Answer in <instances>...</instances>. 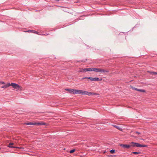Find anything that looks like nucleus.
Segmentation results:
<instances>
[{
	"label": "nucleus",
	"instance_id": "nucleus-5",
	"mask_svg": "<svg viewBox=\"0 0 157 157\" xmlns=\"http://www.w3.org/2000/svg\"><path fill=\"white\" fill-rule=\"evenodd\" d=\"M120 146L122 147L126 148H129L131 146H132V144H120Z\"/></svg>",
	"mask_w": 157,
	"mask_h": 157
},
{
	"label": "nucleus",
	"instance_id": "nucleus-17",
	"mask_svg": "<svg viewBox=\"0 0 157 157\" xmlns=\"http://www.w3.org/2000/svg\"><path fill=\"white\" fill-rule=\"evenodd\" d=\"M147 147V145H146L140 144V147Z\"/></svg>",
	"mask_w": 157,
	"mask_h": 157
},
{
	"label": "nucleus",
	"instance_id": "nucleus-18",
	"mask_svg": "<svg viewBox=\"0 0 157 157\" xmlns=\"http://www.w3.org/2000/svg\"><path fill=\"white\" fill-rule=\"evenodd\" d=\"M110 152L112 154L114 153L115 152V151L114 150L112 149L110 151Z\"/></svg>",
	"mask_w": 157,
	"mask_h": 157
},
{
	"label": "nucleus",
	"instance_id": "nucleus-27",
	"mask_svg": "<svg viewBox=\"0 0 157 157\" xmlns=\"http://www.w3.org/2000/svg\"><path fill=\"white\" fill-rule=\"evenodd\" d=\"M31 30H28V31H27L26 32H31Z\"/></svg>",
	"mask_w": 157,
	"mask_h": 157
},
{
	"label": "nucleus",
	"instance_id": "nucleus-9",
	"mask_svg": "<svg viewBox=\"0 0 157 157\" xmlns=\"http://www.w3.org/2000/svg\"><path fill=\"white\" fill-rule=\"evenodd\" d=\"M133 89L134 90H137V91H140V92H145V90H144L138 89L136 88H133Z\"/></svg>",
	"mask_w": 157,
	"mask_h": 157
},
{
	"label": "nucleus",
	"instance_id": "nucleus-14",
	"mask_svg": "<svg viewBox=\"0 0 157 157\" xmlns=\"http://www.w3.org/2000/svg\"><path fill=\"white\" fill-rule=\"evenodd\" d=\"M88 71H93V68H87Z\"/></svg>",
	"mask_w": 157,
	"mask_h": 157
},
{
	"label": "nucleus",
	"instance_id": "nucleus-28",
	"mask_svg": "<svg viewBox=\"0 0 157 157\" xmlns=\"http://www.w3.org/2000/svg\"><path fill=\"white\" fill-rule=\"evenodd\" d=\"M135 138H137V137H136V136H135Z\"/></svg>",
	"mask_w": 157,
	"mask_h": 157
},
{
	"label": "nucleus",
	"instance_id": "nucleus-15",
	"mask_svg": "<svg viewBox=\"0 0 157 157\" xmlns=\"http://www.w3.org/2000/svg\"><path fill=\"white\" fill-rule=\"evenodd\" d=\"M150 74L151 75H157V72H151Z\"/></svg>",
	"mask_w": 157,
	"mask_h": 157
},
{
	"label": "nucleus",
	"instance_id": "nucleus-16",
	"mask_svg": "<svg viewBox=\"0 0 157 157\" xmlns=\"http://www.w3.org/2000/svg\"><path fill=\"white\" fill-rule=\"evenodd\" d=\"M7 146L8 147H9L10 148H17V147H15L12 146H11V145H9H9Z\"/></svg>",
	"mask_w": 157,
	"mask_h": 157
},
{
	"label": "nucleus",
	"instance_id": "nucleus-19",
	"mask_svg": "<svg viewBox=\"0 0 157 157\" xmlns=\"http://www.w3.org/2000/svg\"><path fill=\"white\" fill-rule=\"evenodd\" d=\"M75 151V149L71 150L70 151V153H72L73 152H74Z\"/></svg>",
	"mask_w": 157,
	"mask_h": 157
},
{
	"label": "nucleus",
	"instance_id": "nucleus-24",
	"mask_svg": "<svg viewBox=\"0 0 157 157\" xmlns=\"http://www.w3.org/2000/svg\"><path fill=\"white\" fill-rule=\"evenodd\" d=\"M0 83L3 84H5V82H0Z\"/></svg>",
	"mask_w": 157,
	"mask_h": 157
},
{
	"label": "nucleus",
	"instance_id": "nucleus-20",
	"mask_svg": "<svg viewBox=\"0 0 157 157\" xmlns=\"http://www.w3.org/2000/svg\"><path fill=\"white\" fill-rule=\"evenodd\" d=\"M83 70H84V72H85L87 71H88L87 68H86L83 69Z\"/></svg>",
	"mask_w": 157,
	"mask_h": 157
},
{
	"label": "nucleus",
	"instance_id": "nucleus-7",
	"mask_svg": "<svg viewBox=\"0 0 157 157\" xmlns=\"http://www.w3.org/2000/svg\"><path fill=\"white\" fill-rule=\"evenodd\" d=\"M130 144H132V146L140 147V144L138 143L132 142Z\"/></svg>",
	"mask_w": 157,
	"mask_h": 157
},
{
	"label": "nucleus",
	"instance_id": "nucleus-8",
	"mask_svg": "<svg viewBox=\"0 0 157 157\" xmlns=\"http://www.w3.org/2000/svg\"><path fill=\"white\" fill-rule=\"evenodd\" d=\"M85 90H77V94L85 95Z\"/></svg>",
	"mask_w": 157,
	"mask_h": 157
},
{
	"label": "nucleus",
	"instance_id": "nucleus-26",
	"mask_svg": "<svg viewBox=\"0 0 157 157\" xmlns=\"http://www.w3.org/2000/svg\"><path fill=\"white\" fill-rule=\"evenodd\" d=\"M136 133L138 134H140V133L139 132H136Z\"/></svg>",
	"mask_w": 157,
	"mask_h": 157
},
{
	"label": "nucleus",
	"instance_id": "nucleus-1",
	"mask_svg": "<svg viewBox=\"0 0 157 157\" xmlns=\"http://www.w3.org/2000/svg\"><path fill=\"white\" fill-rule=\"evenodd\" d=\"M10 86H12L14 89H18L20 91L23 90L22 87L20 86L17 84L13 82H12L11 84L10 83H8L6 85L2 86L1 88H6Z\"/></svg>",
	"mask_w": 157,
	"mask_h": 157
},
{
	"label": "nucleus",
	"instance_id": "nucleus-6",
	"mask_svg": "<svg viewBox=\"0 0 157 157\" xmlns=\"http://www.w3.org/2000/svg\"><path fill=\"white\" fill-rule=\"evenodd\" d=\"M98 94H97L93 93V92H88L87 91H85V95H87L88 96H90L92 95H97Z\"/></svg>",
	"mask_w": 157,
	"mask_h": 157
},
{
	"label": "nucleus",
	"instance_id": "nucleus-4",
	"mask_svg": "<svg viewBox=\"0 0 157 157\" xmlns=\"http://www.w3.org/2000/svg\"><path fill=\"white\" fill-rule=\"evenodd\" d=\"M25 124L26 125H44V123H33L32 122H29V123H25Z\"/></svg>",
	"mask_w": 157,
	"mask_h": 157
},
{
	"label": "nucleus",
	"instance_id": "nucleus-13",
	"mask_svg": "<svg viewBox=\"0 0 157 157\" xmlns=\"http://www.w3.org/2000/svg\"><path fill=\"white\" fill-rule=\"evenodd\" d=\"M78 72H84L83 69L80 68Z\"/></svg>",
	"mask_w": 157,
	"mask_h": 157
},
{
	"label": "nucleus",
	"instance_id": "nucleus-23",
	"mask_svg": "<svg viewBox=\"0 0 157 157\" xmlns=\"http://www.w3.org/2000/svg\"><path fill=\"white\" fill-rule=\"evenodd\" d=\"M107 157H115V155H108Z\"/></svg>",
	"mask_w": 157,
	"mask_h": 157
},
{
	"label": "nucleus",
	"instance_id": "nucleus-21",
	"mask_svg": "<svg viewBox=\"0 0 157 157\" xmlns=\"http://www.w3.org/2000/svg\"><path fill=\"white\" fill-rule=\"evenodd\" d=\"M134 154H139L140 153V152H132Z\"/></svg>",
	"mask_w": 157,
	"mask_h": 157
},
{
	"label": "nucleus",
	"instance_id": "nucleus-2",
	"mask_svg": "<svg viewBox=\"0 0 157 157\" xmlns=\"http://www.w3.org/2000/svg\"><path fill=\"white\" fill-rule=\"evenodd\" d=\"M93 71L96 72L108 73L109 71L106 69H102L100 68H93Z\"/></svg>",
	"mask_w": 157,
	"mask_h": 157
},
{
	"label": "nucleus",
	"instance_id": "nucleus-22",
	"mask_svg": "<svg viewBox=\"0 0 157 157\" xmlns=\"http://www.w3.org/2000/svg\"><path fill=\"white\" fill-rule=\"evenodd\" d=\"M31 32L32 33H37L36 32V31H35L34 30H32L31 31Z\"/></svg>",
	"mask_w": 157,
	"mask_h": 157
},
{
	"label": "nucleus",
	"instance_id": "nucleus-3",
	"mask_svg": "<svg viewBox=\"0 0 157 157\" xmlns=\"http://www.w3.org/2000/svg\"><path fill=\"white\" fill-rule=\"evenodd\" d=\"M87 78L90 79L92 81H99V78L97 77L95 78H92L90 77H84L82 78V79Z\"/></svg>",
	"mask_w": 157,
	"mask_h": 157
},
{
	"label": "nucleus",
	"instance_id": "nucleus-10",
	"mask_svg": "<svg viewBox=\"0 0 157 157\" xmlns=\"http://www.w3.org/2000/svg\"><path fill=\"white\" fill-rule=\"evenodd\" d=\"M72 93L74 94H77V90L72 89Z\"/></svg>",
	"mask_w": 157,
	"mask_h": 157
},
{
	"label": "nucleus",
	"instance_id": "nucleus-12",
	"mask_svg": "<svg viewBox=\"0 0 157 157\" xmlns=\"http://www.w3.org/2000/svg\"><path fill=\"white\" fill-rule=\"evenodd\" d=\"M65 90L68 91L71 94L72 93V89H68V88H66L65 89Z\"/></svg>",
	"mask_w": 157,
	"mask_h": 157
},
{
	"label": "nucleus",
	"instance_id": "nucleus-25",
	"mask_svg": "<svg viewBox=\"0 0 157 157\" xmlns=\"http://www.w3.org/2000/svg\"><path fill=\"white\" fill-rule=\"evenodd\" d=\"M14 144L13 143H10L9 144V145H13Z\"/></svg>",
	"mask_w": 157,
	"mask_h": 157
},
{
	"label": "nucleus",
	"instance_id": "nucleus-11",
	"mask_svg": "<svg viewBox=\"0 0 157 157\" xmlns=\"http://www.w3.org/2000/svg\"><path fill=\"white\" fill-rule=\"evenodd\" d=\"M113 126L120 131H121L122 130V129L119 126H117L115 125H113Z\"/></svg>",
	"mask_w": 157,
	"mask_h": 157
}]
</instances>
